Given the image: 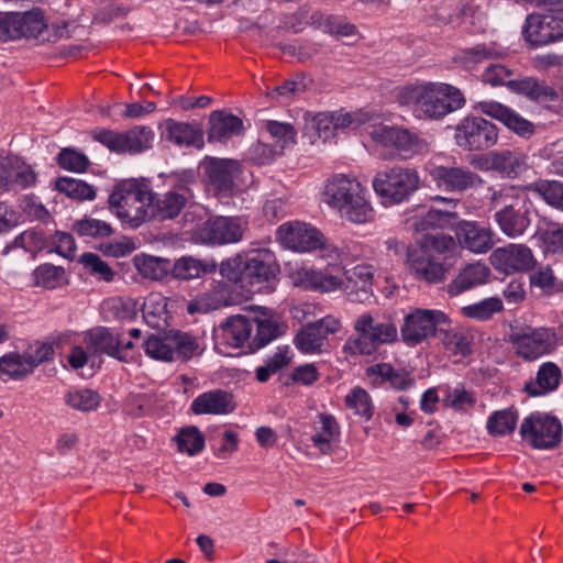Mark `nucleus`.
<instances>
[{
    "mask_svg": "<svg viewBox=\"0 0 563 563\" xmlns=\"http://www.w3.org/2000/svg\"><path fill=\"white\" fill-rule=\"evenodd\" d=\"M345 405L354 410L355 415L369 420L373 415V405L369 395L361 387H355L345 397Z\"/></svg>",
    "mask_w": 563,
    "mask_h": 563,
    "instance_id": "bf43d9fd",
    "label": "nucleus"
},
{
    "mask_svg": "<svg viewBox=\"0 0 563 563\" xmlns=\"http://www.w3.org/2000/svg\"><path fill=\"white\" fill-rule=\"evenodd\" d=\"M252 322L254 324L255 334L252 333V341H250L251 352H255L265 346L282 333L279 325L275 321L255 318L252 319Z\"/></svg>",
    "mask_w": 563,
    "mask_h": 563,
    "instance_id": "c03bdc74",
    "label": "nucleus"
},
{
    "mask_svg": "<svg viewBox=\"0 0 563 563\" xmlns=\"http://www.w3.org/2000/svg\"><path fill=\"white\" fill-rule=\"evenodd\" d=\"M369 136L384 147L395 148L405 159L429 152V144L423 139L405 129L377 125L371 130Z\"/></svg>",
    "mask_w": 563,
    "mask_h": 563,
    "instance_id": "1a4fd4ad",
    "label": "nucleus"
},
{
    "mask_svg": "<svg viewBox=\"0 0 563 563\" xmlns=\"http://www.w3.org/2000/svg\"><path fill=\"white\" fill-rule=\"evenodd\" d=\"M408 264L417 278L429 284L442 283L449 271L440 258L428 252L427 249H419L409 253Z\"/></svg>",
    "mask_w": 563,
    "mask_h": 563,
    "instance_id": "412c9836",
    "label": "nucleus"
},
{
    "mask_svg": "<svg viewBox=\"0 0 563 563\" xmlns=\"http://www.w3.org/2000/svg\"><path fill=\"white\" fill-rule=\"evenodd\" d=\"M503 310V302L498 298H487L479 302L462 308V313L472 319L487 320L494 313Z\"/></svg>",
    "mask_w": 563,
    "mask_h": 563,
    "instance_id": "4d7b16f0",
    "label": "nucleus"
},
{
    "mask_svg": "<svg viewBox=\"0 0 563 563\" xmlns=\"http://www.w3.org/2000/svg\"><path fill=\"white\" fill-rule=\"evenodd\" d=\"M166 303L158 297H150L142 305L143 318L145 322L159 329L166 322Z\"/></svg>",
    "mask_w": 563,
    "mask_h": 563,
    "instance_id": "13d9d810",
    "label": "nucleus"
},
{
    "mask_svg": "<svg viewBox=\"0 0 563 563\" xmlns=\"http://www.w3.org/2000/svg\"><path fill=\"white\" fill-rule=\"evenodd\" d=\"M306 131L314 134L325 142L335 134L332 113L322 112L317 114H305Z\"/></svg>",
    "mask_w": 563,
    "mask_h": 563,
    "instance_id": "8fccbe9b",
    "label": "nucleus"
},
{
    "mask_svg": "<svg viewBox=\"0 0 563 563\" xmlns=\"http://www.w3.org/2000/svg\"><path fill=\"white\" fill-rule=\"evenodd\" d=\"M289 347L288 346H279L277 352L268 357L264 366H260L256 369V378L258 382H266L271 375L275 374L283 367L287 366L290 363Z\"/></svg>",
    "mask_w": 563,
    "mask_h": 563,
    "instance_id": "5fc2aeb1",
    "label": "nucleus"
},
{
    "mask_svg": "<svg viewBox=\"0 0 563 563\" xmlns=\"http://www.w3.org/2000/svg\"><path fill=\"white\" fill-rule=\"evenodd\" d=\"M2 191H19L32 188L37 183L33 166L19 156L1 157Z\"/></svg>",
    "mask_w": 563,
    "mask_h": 563,
    "instance_id": "f3484780",
    "label": "nucleus"
},
{
    "mask_svg": "<svg viewBox=\"0 0 563 563\" xmlns=\"http://www.w3.org/2000/svg\"><path fill=\"white\" fill-rule=\"evenodd\" d=\"M324 338L318 329L317 324L309 323L305 325L295 339L296 346L305 352L312 353L320 350Z\"/></svg>",
    "mask_w": 563,
    "mask_h": 563,
    "instance_id": "603ef678",
    "label": "nucleus"
},
{
    "mask_svg": "<svg viewBox=\"0 0 563 563\" xmlns=\"http://www.w3.org/2000/svg\"><path fill=\"white\" fill-rule=\"evenodd\" d=\"M264 129L274 140L273 145L280 150V154H283L285 148L296 143L297 132L289 123L268 121L265 123Z\"/></svg>",
    "mask_w": 563,
    "mask_h": 563,
    "instance_id": "a18cd8bd",
    "label": "nucleus"
},
{
    "mask_svg": "<svg viewBox=\"0 0 563 563\" xmlns=\"http://www.w3.org/2000/svg\"><path fill=\"white\" fill-rule=\"evenodd\" d=\"M362 188L363 186L356 179L342 174L335 175L325 184L324 200L335 210L350 200L356 192H361Z\"/></svg>",
    "mask_w": 563,
    "mask_h": 563,
    "instance_id": "cd10ccee",
    "label": "nucleus"
},
{
    "mask_svg": "<svg viewBox=\"0 0 563 563\" xmlns=\"http://www.w3.org/2000/svg\"><path fill=\"white\" fill-rule=\"evenodd\" d=\"M57 163L62 168L75 173L85 172L89 165L87 156L74 148H63L57 156Z\"/></svg>",
    "mask_w": 563,
    "mask_h": 563,
    "instance_id": "0e129e2a",
    "label": "nucleus"
},
{
    "mask_svg": "<svg viewBox=\"0 0 563 563\" xmlns=\"http://www.w3.org/2000/svg\"><path fill=\"white\" fill-rule=\"evenodd\" d=\"M396 100L435 120L461 109L465 102L457 88L442 82L405 86L397 91Z\"/></svg>",
    "mask_w": 563,
    "mask_h": 563,
    "instance_id": "f257e3e1",
    "label": "nucleus"
},
{
    "mask_svg": "<svg viewBox=\"0 0 563 563\" xmlns=\"http://www.w3.org/2000/svg\"><path fill=\"white\" fill-rule=\"evenodd\" d=\"M320 428L311 437V441L321 454L330 455L333 452V441L340 435V428L334 417L320 413Z\"/></svg>",
    "mask_w": 563,
    "mask_h": 563,
    "instance_id": "e433bc0d",
    "label": "nucleus"
},
{
    "mask_svg": "<svg viewBox=\"0 0 563 563\" xmlns=\"http://www.w3.org/2000/svg\"><path fill=\"white\" fill-rule=\"evenodd\" d=\"M520 435L537 450H551L562 441V424L553 416L533 412L520 424Z\"/></svg>",
    "mask_w": 563,
    "mask_h": 563,
    "instance_id": "6e6552de",
    "label": "nucleus"
},
{
    "mask_svg": "<svg viewBox=\"0 0 563 563\" xmlns=\"http://www.w3.org/2000/svg\"><path fill=\"white\" fill-rule=\"evenodd\" d=\"M357 338L350 339L345 347L354 354L369 355L382 344L393 343L398 338L396 325L389 321H380L371 313L361 314L354 322Z\"/></svg>",
    "mask_w": 563,
    "mask_h": 563,
    "instance_id": "0eeeda50",
    "label": "nucleus"
},
{
    "mask_svg": "<svg viewBox=\"0 0 563 563\" xmlns=\"http://www.w3.org/2000/svg\"><path fill=\"white\" fill-rule=\"evenodd\" d=\"M189 201V195L175 190L156 195L152 198L150 222L172 220L179 216Z\"/></svg>",
    "mask_w": 563,
    "mask_h": 563,
    "instance_id": "a878e982",
    "label": "nucleus"
},
{
    "mask_svg": "<svg viewBox=\"0 0 563 563\" xmlns=\"http://www.w3.org/2000/svg\"><path fill=\"white\" fill-rule=\"evenodd\" d=\"M195 415H229L235 410L234 397L222 389L202 393L190 406Z\"/></svg>",
    "mask_w": 563,
    "mask_h": 563,
    "instance_id": "b1692460",
    "label": "nucleus"
},
{
    "mask_svg": "<svg viewBox=\"0 0 563 563\" xmlns=\"http://www.w3.org/2000/svg\"><path fill=\"white\" fill-rule=\"evenodd\" d=\"M245 257L235 255L223 261L219 266L221 276L244 289Z\"/></svg>",
    "mask_w": 563,
    "mask_h": 563,
    "instance_id": "6e6d98bb",
    "label": "nucleus"
},
{
    "mask_svg": "<svg viewBox=\"0 0 563 563\" xmlns=\"http://www.w3.org/2000/svg\"><path fill=\"white\" fill-rule=\"evenodd\" d=\"M311 84V79L303 73L296 74L292 78L284 81L280 86H277L271 92L268 97L276 99L277 97L290 98L300 93H303Z\"/></svg>",
    "mask_w": 563,
    "mask_h": 563,
    "instance_id": "3c124183",
    "label": "nucleus"
},
{
    "mask_svg": "<svg viewBox=\"0 0 563 563\" xmlns=\"http://www.w3.org/2000/svg\"><path fill=\"white\" fill-rule=\"evenodd\" d=\"M510 341L518 356L533 361L554 350L556 335L549 328L527 329L511 334Z\"/></svg>",
    "mask_w": 563,
    "mask_h": 563,
    "instance_id": "ddd939ff",
    "label": "nucleus"
},
{
    "mask_svg": "<svg viewBox=\"0 0 563 563\" xmlns=\"http://www.w3.org/2000/svg\"><path fill=\"white\" fill-rule=\"evenodd\" d=\"M278 266L267 251L255 252L245 257L244 290L247 294L261 291L264 287L272 289V283L278 273Z\"/></svg>",
    "mask_w": 563,
    "mask_h": 563,
    "instance_id": "4468645a",
    "label": "nucleus"
},
{
    "mask_svg": "<svg viewBox=\"0 0 563 563\" xmlns=\"http://www.w3.org/2000/svg\"><path fill=\"white\" fill-rule=\"evenodd\" d=\"M23 37L19 12L0 13V41H13Z\"/></svg>",
    "mask_w": 563,
    "mask_h": 563,
    "instance_id": "338daca9",
    "label": "nucleus"
},
{
    "mask_svg": "<svg viewBox=\"0 0 563 563\" xmlns=\"http://www.w3.org/2000/svg\"><path fill=\"white\" fill-rule=\"evenodd\" d=\"M561 371L552 362L544 363L537 373L536 383H528L525 390L530 396H540L548 391L554 390L560 383Z\"/></svg>",
    "mask_w": 563,
    "mask_h": 563,
    "instance_id": "ea45409f",
    "label": "nucleus"
},
{
    "mask_svg": "<svg viewBox=\"0 0 563 563\" xmlns=\"http://www.w3.org/2000/svg\"><path fill=\"white\" fill-rule=\"evenodd\" d=\"M366 190L363 187L361 192H356L350 200L335 209L342 219L355 224H362L372 221L374 210L365 197Z\"/></svg>",
    "mask_w": 563,
    "mask_h": 563,
    "instance_id": "473e14b6",
    "label": "nucleus"
},
{
    "mask_svg": "<svg viewBox=\"0 0 563 563\" xmlns=\"http://www.w3.org/2000/svg\"><path fill=\"white\" fill-rule=\"evenodd\" d=\"M508 87L517 92L525 95L534 101H553L558 98L554 89L544 81L537 80L532 77H526L514 82H508Z\"/></svg>",
    "mask_w": 563,
    "mask_h": 563,
    "instance_id": "c9c22d12",
    "label": "nucleus"
},
{
    "mask_svg": "<svg viewBox=\"0 0 563 563\" xmlns=\"http://www.w3.org/2000/svg\"><path fill=\"white\" fill-rule=\"evenodd\" d=\"M516 426L517 412L510 408L495 411L487 420V430L495 437L514 432Z\"/></svg>",
    "mask_w": 563,
    "mask_h": 563,
    "instance_id": "09e8293b",
    "label": "nucleus"
},
{
    "mask_svg": "<svg viewBox=\"0 0 563 563\" xmlns=\"http://www.w3.org/2000/svg\"><path fill=\"white\" fill-rule=\"evenodd\" d=\"M217 263L213 260H200L192 256H183L175 261L172 274L177 279L190 280L200 278L217 271Z\"/></svg>",
    "mask_w": 563,
    "mask_h": 563,
    "instance_id": "2f4dec72",
    "label": "nucleus"
},
{
    "mask_svg": "<svg viewBox=\"0 0 563 563\" xmlns=\"http://www.w3.org/2000/svg\"><path fill=\"white\" fill-rule=\"evenodd\" d=\"M55 188L66 196L77 200H92L96 197V190L87 183L75 178H58Z\"/></svg>",
    "mask_w": 563,
    "mask_h": 563,
    "instance_id": "49530a36",
    "label": "nucleus"
},
{
    "mask_svg": "<svg viewBox=\"0 0 563 563\" xmlns=\"http://www.w3.org/2000/svg\"><path fill=\"white\" fill-rule=\"evenodd\" d=\"M33 371L26 356L7 355L0 358L1 379H22Z\"/></svg>",
    "mask_w": 563,
    "mask_h": 563,
    "instance_id": "37998d69",
    "label": "nucleus"
},
{
    "mask_svg": "<svg viewBox=\"0 0 563 563\" xmlns=\"http://www.w3.org/2000/svg\"><path fill=\"white\" fill-rule=\"evenodd\" d=\"M489 268L479 262L471 263L460 269L456 277L446 286V291L454 297L487 282Z\"/></svg>",
    "mask_w": 563,
    "mask_h": 563,
    "instance_id": "c85d7f7f",
    "label": "nucleus"
},
{
    "mask_svg": "<svg viewBox=\"0 0 563 563\" xmlns=\"http://www.w3.org/2000/svg\"><path fill=\"white\" fill-rule=\"evenodd\" d=\"M154 191L144 179L129 178L118 181L109 198V210L124 224L137 229L150 222Z\"/></svg>",
    "mask_w": 563,
    "mask_h": 563,
    "instance_id": "7ed1b4c3",
    "label": "nucleus"
},
{
    "mask_svg": "<svg viewBox=\"0 0 563 563\" xmlns=\"http://www.w3.org/2000/svg\"><path fill=\"white\" fill-rule=\"evenodd\" d=\"M448 322V316L440 310L417 309L405 317L401 339L407 345L415 346L434 335L437 328Z\"/></svg>",
    "mask_w": 563,
    "mask_h": 563,
    "instance_id": "9b49d317",
    "label": "nucleus"
},
{
    "mask_svg": "<svg viewBox=\"0 0 563 563\" xmlns=\"http://www.w3.org/2000/svg\"><path fill=\"white\" fill-rule=\"evenodd\" d=\"M44 246V239L40 232L27 230L18 235L13 243V249H22L30 254V258L33 260L37 252Z\"/></svg>",
    "mask_w": 563,
    "mask_h": 563,
    "instance_id": "69168bd1",
    "label": "nucleus"
},
{
    "mask_svg": "<svg viewBox=\"0 0 563 563\" xmlns=\"http://www.w3.org/2000/svg\"><path fill=\"white\" fill-rule=\"evenodd\" d=\"M246 221L236 217H216L209 219L201 230V238L211 244H230L242 240Z\"/></svg>",
    "mask_w": 563,
    "mask_h": 563,
    "instance_id": "6ab92c4d",
    "label": "nucleus"
},
{
    "mask_svg": "<svg viewBox=\"0 0 563 563\" xmlns=\"http://www.w3.org/2000/svg\"><path fill=\"white\" fill-rule=\"evenodd\" d=\"M177 448L180 453L190 456L202 451L205 446V437L197 427L190 426L183 428L175 437Z\"/></svg>",
    "mask_w": 563,
    "mask_h": 563,
    "instance_id": "de8ad7c7",
    "label": "nucleus"
},
{
    "mask_svg": "<svg viewBox=\"0 0 563 563\" xmlns=\"http://www.w3.org/2000/svg\"><path fill=\"white\" fill-rule=\"evenodd\" d=\"M279 241L288 249L298 252L321 251L322 256L330 260H339L343 255V249L338 247L316 228L302 223H285L277 231Z\"/></svg>",
    "mask_w": 563,
    "mask_h": 563,
    "instance_id": "423d86ee",
    "label": "nucleus"
},
{
    "mask_svg": "<svg viewBox=\"0 0 563 563\" xmlns=\"http://www.w3.org/2000/svg\"><path fill=\"white\" fill-rule=\"evenodd\" d=\"M76 232L81 236L107 238L113 233V229L104 221L85 218L75 223Z\"/></svg>",
    "mask_w": 563,
    "mask_h": 563,
    "instance_id": "680f3d73",
    "label": "nucleus"
},
{
    "mask_svg": "<svg viewBox=\"0 0 563 563\" xmlns=\"http://www.w3.org/2000/svg\"><path fill=\"white\" fill-rule=\"evenodd\" d=\"M219 331L223 343L228 346L238 349L246 345L250 350L254 331L252 319L243 314L231 316L219 325Z\"/></svg>",
    "mask_w": 563,
    "mask_h": 563,
    "instance_id": "393cba45",
    "label": "nucleus"
},
{
    "mask_svg": "<svg viewBox=\"0 0 563 563\" xmlns=\"http://www.w3.org/2000/svg\"><path fill=\"white\" fill-rule=\"evenodd\" d=\"M167 139L180 146H205L202 130L186 122L167 121Z\"/></svg>",
    "mask_w": 563,
    "mask_h": 563,
    "instance_id": "72a5a7b5",
    "label": "nucleus"
},
{
    "mask_svg": "<svg viewBox=\"0 0 563 563\" xmlns=\"http://www.w3.org/2000/svg\"><path fill=\"white\" fill-rule=\"evenodd\" d=\"M522 33L525 40L534 46L555 42L563 36V14H530Z\"/></svg>",
    "mask_w": 563,
    "mask_h": 563,
    "instance_id": "2eb2a0df",
    "label": "nucleus"
},
{
    "mask_svg": "<svg viewBox=\"0 0 563 563\" xmlns=\"http://www.w3.org/2000/svg\"><path fill=\"white\" fill-rule=\"evenodd\" d=\"M476 108L481 113L498 120L510 131L522 137H529L534 133L532 122L500 102L481 101L477 103Z\"/></svg>",
    "mask_w": 563,
    "mask_h": 563,
    "instance_id": "aec40b11",
    "label": "nucleus"
},
{
    "mask_svg": "<svg viewBox=\"0 0 563 563\" xmlns=\"http://www.w3.org/2000/svg\"><path fill=\"white\" fill-rule=\"evenodd\" d=\"M79 262L86 273L98 282L112 283L117 277V272L98 254L84 253Z\"/></svg>",
    "mask_w": 563,
    "mask_h": 563,
    "instance_id": "79ce46f5",
    "label": "nucleus"
},
{
    "mask_svg": "<svg viewBox=\"0 0 563 563\" xmlns=\"http://www.w3.org/2000/svg\"><path fill=\"white\" fill-rule=\"evenodd\" d=\"M530 188L538 192L547 203L563 211V184L556 180H543L532 184Z\"/></svg>",
    "mask_w": 563,
    "mask_h": 563,
    "instance_id": "864d4df0",
    "label": "nucleus"
},
{
    "mask_svg": "<svg viewBox=\"0 0 563 563\" xmlns=\"http://www.w3.org/2000/svg\"><path fill=\"white\" fill-rule=\"evenodd\" d=\"M495 152V172L508 178H516L527 168V157L525 154L509 150Z\"/></svg>",
    "mask_w": 563,
    "mask_h": 563,
    "instance_id": "4c0bfd02",
    "label": "nucleus"
},
{
    "mask_svg": "<svg viewBox=\"0 0 563 563\" xmlns=\"http://www.w3.org/2000/svg\"><path fill=\"white\" fill-rule=\"evenodd\" d=\"M168 261L154 256H145L136 260V268L139 273L154 280L163 279L168 271Z\"/></svg>",
    "mask_w": 563,
    "mask_h": 563,
    "instance_id": "052dcab7",
    "label": "nucleus"
},
{
    "mask_svg": "<svg viewBox=\"0 0 563 563\" xmlns=\"http://www.w3.org/2000/svg\"><path fill=\"white\" fill-rule=\"evenodd\" d=\"M198 347V342L192 335L175 329L158 331L144 341L145 353L164 362H186L194 356Z\"/></svg>",
    "mask_w": 563,
    "mask_h": 563,
    "instance_id": "39448f33",
    "label": "nucleus"
},
{
    "mask_svg": "<svg viewBox=\"0 0 563 563\" xmlns=\"http://www.w3.org/2000/svg\"><path fill=\"white\" fill-rule=\"evenodd\" d=\"M455 140L464 150L482 151L496 144L498 131L495 124L481 117H468L457 125Z\"/></svg>",
    "mask_w": 563,
    "mask_h": 563,
    "instance_id": "f8f14e48",
    "label": "nucleus"
},
{
    "mask_svg": "<svg viewBox=\"0 0 563 563\" xmlns=\"http://www.w3.org/2000/svg\"><path fill=\"white\" fill-rule=\"evenodd\" d=\"M84 342L95 354L104 353L120 361L124 360L120 353L121 341L119 335L104 327H97L84 333Z\"/></svg>",
    "mask_w": 563,
    "mask_h": 563,
    "instance_id": "7c9ffc66",
    "label": "nucleus"
},
{
    "mask_svg": "<svg viewBox=\"0 0 563 563\" xmlns=\"http://www.w3.org/2000/svg\"><path fill=\"white\" fill-rule=\"evenodd\" d=\"M33 286L56 289L68 283L65 269L53 264H43L33 271Z\"/></svg>",
    "mask_w": 563,
    "mask_h": 563,
    "instance_id": "a19ab883",
    "label": "nucleus"
},
{
    "mask_svg": "<svg viewBox=\"0 0 563 563\" xmlns=\"http://www.w3.org/2000/svg\"><path fill=\"white\" fill-rule=\"evenodd\" d=\"M456 235L460 243L474 253H485L494 245L493 231L475 222H461Z\"/></svg>",
    "mask_w": 563,
    "mask_h": 563,
    "instance_id": "c756f323",
    "label": "nucleus"
},
{
    "mask_svg": "<svg viewBox=\"0 0 563 563\" xmlns=\"http://www.w3.org/2000/svg\"><path fill=\"white\" fill-rule=\"evenodd\" d=\"M279 155H282L280 150L262 140L251 145L247 152L249 159L257 165L269 164Z\"/></svg>",
    "mask_w": 563,
    "mask_h": 563,
    "instance_id": "774afa93",
    "label": "nucleus"
},
{
    "mask_svg": "<svg viewBox=\"0 0 563 563\" xmlns=\"http://www.w3.org/2000/svg\"><path fill=\"white\" fill-rule=\"evenodd\" d=\"M244 132L243 120L227 110H214L209 114L207 136L210 143H227Z\"/></svg>",
    "mask_w": 563,
    "mask_h": 563,
    "instance_id": "4be33fe9",
    "label": "nucleus"
},
{
    "mask_svg": "<svg viewBox=\"0 0 563 563\" xmlns=\"http://www.w3.org/2000/svg\"><path fill=\"white\" fill-rule=\"evenodd\" d=\"M343 289L352 301H365L372 295L373 271L367 265H356L344 272Z\"/></svg>",
    "mask_w": 563,
    "mask_h": 563,
    "instance_id": "bb28decb",
    "label": "nucleus"
},
{
    "mask_svg": "<svg viewBox=\"0 0 563 563\" xmlns=\"http://www.w3.org/2000/svg\"><path fill=\"white\" fill-rule=\"evenodd\" d=\"M209 183L218 191H230L240 172L238 161L229 158L205 157L201 162Z\"/></svg>",
    "mask_w": 563,
    "mask_h": 563,
    "instance_id": "5701e85b",
    "label": "nucleus"
},
{
    "mask_svg": "<svg viewBox=\"0 0 563 563\" xmlns=\"http://www.w3.org/2000/svg\"><path fill=\"white\" fill-rule=\"evenodd\" d=\"M490 209L499 230L509 239L526 234L532 222L533 203L528 194L515 186L495 189L489 198Z\"/></svg>",
    "mask_w": 563,
    "mask_h": 563,
    "instance_id": "f03ea898",
    "label": "nucleus"
},
{
    "mask_svg": "<svg viewBox=\"0 0 563 563\" xmlns=\"http://www.w3.org/2000/svg\"><path fill=\"white\" fill-rule=\"evenodd\" d=\"M64 404L78 412H91L99 408L101 396L90 388H73L64 394Z\"/></svg>",
    "mask_w": 563,
    "mask_h": 563,
    "instance_id": "58836bf2",
    "label": "nucleus"
},
{
    "mask_svg": "<svg viewBox=\"0 0 563 563\" xmlns=\"http://www.w3.org/2000/svg\"><path fill=\"white\" fill-rule=\"evenodd\" d=\"M372 185L385 206H394L408 201L420 188L421 179L416 168L393 166L377 172Z\"/></svg>",
    "mask_w": 563,
    "mask_h": 563,
    "instance_id": "20e7f679",
    "label": "nucleus"
},
{
    "mask_svg": "<svg viewBox=\"0 0 563 563\" xmlns=\"http://www.w3.org/2000/svg\"><path fill=\"white\" fill-rule=\"evenodd\" d=\"M93 140L115 153H140L152 146L153 132L146 126H134L125 132L99 130L93 132Z\"/></svg>",
    "mask_w": 563,
    "mask_h": 563,
    "instance_id": "9d476101",
    "label": "nucleus"
},
{
    "mask_svg": "<svg viewBox=\"0 0 563 563\" xmlns=\"http://www.w3.org/2000/svg\"><path fill=\"white\" fill-rule=\"evenodd\" d=\"M21 31L23 37L36 40L40 30L44 26V14L40 9H33L26 12H19Z\"/></svg>",
    "mask_w": 563,
    "mask_h": 563,
    "instance_id": "e2e57ef3",
    "label": "nucleus"
},
{
    "mask_svg": "<svg viewBox=\"0 0 563 563\" xmlns=\"http://www.w3.org/2000/svg\"><path fill=\"white\" fill-rule=\"evenodd\" d=\"M430 176L437 187L449 192H464L484 184L478 174L461 166L438 165L431 168Z\"/></svg>",
    "mask_w": 563,
    "mask_h": 563,
    "instance_id": "dca6fc26",
    "label": "nucleus"
},
{
    "mask_svg": "<svg viewBox=\"0 0 563 563\" xmlns=\"http://www.w3.org/2000/svg\"><path fill=\"white\" fill-rule=\"evenodd\" d=\"M441 343L454 356H467L472 353L473 334L462 328L439 329Z\"/></svg>",
    "mask_w": 563,
    "mask_h": 563,
    "instance_id": "f704fd0d",
    "label": "nucleus"
},
{
    "mask_svg": "<svg viewBox=\"0 0 563 563\" xmlns=\"http://www.w3.org/2000/svg\"><path fill=\"white\" fill-rule=\"evenodd\" d=\"M490 263L497 271L510 274L531 269L536 260L528 246L510 243L493 251Z\"/></svg>",
    "mask_w": 563,
    "mask_h": 563,
    "instance_id": "a211bd4d",
    "label": "nucleus"
}]
</instances>
